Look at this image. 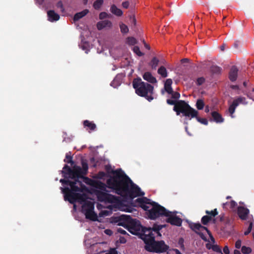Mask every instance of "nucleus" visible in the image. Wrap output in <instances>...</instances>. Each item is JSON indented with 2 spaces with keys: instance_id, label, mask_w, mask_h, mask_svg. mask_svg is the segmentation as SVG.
I'll use <instances>...</instances> for the list:
<instances>
[{
  "instance_id": "f257e3e1",
  "label": "nucleus",
  "mask_w": 254,
  "mask_h": 254,
  "mask_svg": "<svg viewBox=\"0 0 254 254\" xmlns=\"http://www.w3.org/2000/svg\"><path fill=\"white\" fill-rule=\"evenodd\" d=\"M114 176L106 181L107 185L99 181L90 179L88 184L91 186L105 191L106 188L114 190L115 192L126 199H133L134 198L143 196L144 193L134 184L126 174L118 170L113 172Z\"/></svg>"
},
{
  "instance_id": "f03ea898",
  "label": "nucleus",
  "mask_w": 254,
  "mask_h": 254,
  "mask_svg": "<svg viewBox=\"0 0 254 254\" xmlns=\"http://www.w3.org/2000/svg\"><path fill=\"white\" fill-rule=\"evenodd\" d=\"M61 182H65L70 187L71 190L69 188L63 189L64 194V198L71 203L77 201L80 203L84 202L82 206V212L84 213L86 218L92 221H96L97 216L94 212V204L90 201L87 200V196L85 194L75 193L73 191H80L82 189V183L80 181L71 182L61 180Z\"/></svg>"
},
{
  "instance_id": "7ed1b4c3",
  "label": "nucleus",
  "mask_w": 254,
  "mask_h": 254,
  "mask_svg": "<svg viewBox=\"0 0 254 254\" xmlns=\"http://www.w3.org/2000/svg\"><path fill=\"white\" fill-rule=\"evenodd\" d=\"M162 226L154 225L152 228H146L143 231L141 239L145 243V249L149 252L162 253L168 250V247L163 241L156 242L154 240L155 236H161L159 230Z\"/></svg>"
},
{
  "instance_id": "20e7f679",
  "label": "nucleus",
  "mask_w": 254,
  "mask_h": 254,
  "mask_svg": "<svg viewBox=\"0 0 254 254\" xmlns=\"http://www.w3.org/2000/svg\"><path fill=\"white\" fill-rule=\"evenodd\" d=\"M134 206H139L147 211L148 217L155 219L161 216H165L167 210L157 203L151 202L146 197L138 198L134 201Z\"/></svg>"
},
{
  "instance_id": "39448f33",
  "label": "nucleus",
  "mask_w": 254,
  "mask_h": 254,
  "mask_svg": "<svg viewBox=\"0 0 254 254\" xmlns=\"http://www.w3.org/2000/svg\"><path fill=\"white\" fill-rule=\"evenodd\" d=\"M132 86L135 89L136 94L138 96L145 98L149 101L154 99L153 86L143 82L140 78H134L133 80Z\"/></svg>"
},
{
  "instance_id": "423d86ee",
  "label": "nucleus",
  "mask_w": 254,
  "mask_h": 254,
  "mask_svg": "<svg viewBox=\"0 0 254 254\" xmlns=\"http://www.w3.org/2000/svg\"><path fill=\"white\" fill-rule=\"evenodd\" d=\"M167 102L170 105H175L174 110L176 112L178 115L182 113L186 117L194 118L198 115L197 111L191 108L184 101H179L176 103L174 100L168 99Z\"/></svg>"
},
{
  "instance_id": "0eeeda50",
  "label": "nucleus",
  "mask_w": 254,
  "mask_h": 254,
  "mask_svg": "<svg viewBox=\"0 0 254 254\" xmlns=\"http://www.w3.org/2000/svg\"><path fill=\"white\" fill-rule=\"evenodd\" d=\"M190 228L194 231L196 233L198 234L201 238L205 241H207L206 237L204 235L203 232L206 231L209 235L210 241L206 244V247L207 249H212L214 244L215 243V240L212 236L210 232L207 229V228L202 226L199 223H193L190 225Z\"/></svg>"
},
{
  "instance_id": "6e6552de",
  "label": "nucleus",
  "mask_w": 254,
  "mask_h": 254,
  "mask_svg": "<svg viewBox=\"0 0 254 254\" xmlns=\"http://www.w3.org/2000/svg\"><path fill=\"white\" fill-rule=\"evenodd\" d=\"M88 169V164L84 161L82 162V168L79 166H74L72 168L68 169V174L72 178H82L87 174Z\"/></svg>"
},
{
  "instance_id": "1a4fd4ad",
  "label": "nucleus",
  "mask_w": 254,
  "mask_h": 254,
  "mask_svg": "<svg viewBox=\"0 0 254 254\" xmlns=\"http://www.w3.org/2000/svg\"><path fill=\"white\" fill-rule=\"evenodd\" d=\"M96 194L98 200L100 201L106 203H116L119 200L118 197L101 190L97 191Z\"/></svg>"
},
{
  "instance_id": "9d476101",
  "label": "nucleus",
  "mask_w": 254,
  "mask_h": 254,
  "mask_svg": "<svg viewBox=\"0 0 254 254\" xmlns=\"http://www.w3.org/2000/svg\"><path fill=\"white\" fill-rule=\"evenodd\" d=\"M167 217L166 222L172 225L181 226L182 223L181 218L176 215V212H170L167 211L165 215Z\"/></svg>"
},
{
  "instance_id": "9b49d317",
  "label": "nucleus",
  "mask_w": 254,
  "mask_h": 254,
  "mask_svg": "<svg viewBox=\"0 0 254 254\" xmlns=\"http://www.w3.org/2000/svg\"><path fill=\"white\" fill-rule=\"evenodd\" d=\"M245 100L244 97H239L235 99L229 107V113L232 118H234L233 114L235 112L236 107L239 104L243 103Z\"/></svg>"
},
{
  "instance_id": "f8f14e48",
  "label": "nucleus",
  "mask_w": 254,
  "mask_h": 254,
  "mask_svg": "<svg viewBox=\"0 0 254 254\" xmlns=\"http://www.w3.org/2000/svg\"><path fill=\"white\" fill-rule=\"evenodd\" d=\"M249 213V210L244 207H238V215L242 220H246Z\"/></svg>"
},
{
  "instance_id": "ddd939ff",
  "label": "nucleus",
  "mask_w": 254,
  "mask_h": 254,
  "mask_svg": "<svg viewBox=\"0 0 254 254\" xmlns=\"http://www.w3.org/2000/svg\"><path fill=\"white\" fill-rule=\"evenodd\" d=\"M83 124L84 127L89 132L95 130L96 128V126L93 122L89 121L88 120H85L83 121Z\"/></svg>"
},
{
  "instance_id": "4468645a",
  "label": "nucleus",
  "mask_w": 254,
  "mask_h": 254,
  "mask_svg": "<svg viewBox=\"0 0 254 254\" xmlns=\"http://www.w3.org/2000/svg\"><path fill=\"white\" fill-rule=\"evenodd\" d=\"M112 22L108 20L98 22L97 24V28L100 30L104 28H111L112 27Z\"/></svg>"
},
{
  "instance_id": "2eb2a0df",
  "label": "nucleus",
  "mask_w": 254,
  "mask_h": 254,
  "mask_svg": "<svg viewBox=\"0 0 254 254\" xmlns=\"http://www.w3.org/2000/svg\"><path fill=\"white\" fill-rule=\"evenodd\" d=\"M238 71V70L236 67H232L230 69L229 76V79L231 81H234L237 79Z\"/></svg>"
},
{
  "instance_id": "dca6fc26",
  "label": "nucleus",
  "mask_w": 254,
  "mask_h": 254,
  "mask_svg": "<svg viewBox=\"0 0 254 254\" xmlns=\"http://www.w3.org/2000/svg\"><path fill=\"white\" fill-rule=\"evenodd\" d=\"M47 14L48 16L49 20L51 22L58 20L60 18L59 15L56 13L54 10L48 11Z\"/></svg>"
},
{
  "instance_id": "f3484780",
  "label": "nucleus",
  "mask_w": 254,
  "mask_h": 254,
  "mask_svg": "<svg viewBox=\"0 0 254 254\" xmlns=\"http://www.w3.org/2000/svg\"><path fill=\"white\" fill-rule=\"evenodd\" d=\"M143 78L144 80L152 83H156L157 81L156 78L149 72H145L143 75Z\"/></svg>"
},
{
  "instance_id": "a211bd4d",
  "label": "nucleus",
  "mask_w": 254,
  "mask_h": 254,
  "mask_svg": "<svg viewBox=\"0 0 254 254\" xmlns=\"http://www.w3.org/2000/svg\"><path fill=\"white\" fill-rule=\"evenodd\" d=\"M172 84V80L171 79H167L166 80L164 85V89L165 91L168 93L171 94L172 93V88L171 87V85Z\"/></svg>"
},
{
  "instance_id": "6ab92c4d",
  "label": "nucleus",
  "mask_w": 254,
  "mask_h": 254,
  "mask_svg": "<svg viewBox=\"0 0 254 254\" xmlns=\"http://www.w3.org/2000/svg\"><path fill=\"white\" fill-rule=\"evenodd\" d=\"M111 12L118 16H121L123 14V11L121 9L118 8L115 5L113 4L110 8Z\"/></svg>"
},
{
  "instance_id": "aec40b11",
  "label": "nucleus",
  "mask_w": 254,
  "mask_h": 254,
  "mask_svg": "<svg viewBox=\"0 0 254 254\" xmlns=\"http://www.w3.org/2000/svg\"><path fill=\"white\" fill-rule=\"evenodd\" d=\"M212 117L217 123H222L223 122L224 119L222 118L221 115L216 112H213L211 113Z\"/></svg>"
},
{
  "instance_id": "412c9836",
  "label": "nucleus",
  "mask_w": 254,
  "mask_h": 254,
  "mask_svg": "<svg viewBox=\"0 0 254 254\" xmlns=\"http://www.w3.org/2000/svg\"><path fill=\"white\" fill-rule=\"evenodd\" d=\"M89 12L88 9H84L83 11L76 13L74 16V20L77 21L86 15Z\"/></svg>"
},
{
  "instance_id": "4be33fe9",
  "label": "nucleus",
  "mask_w": 254,
  "mask_h": 254,
  "mask_svg": "<svg viewBox=\"0 0 254 254\" xmlns=\"http://www.w3.org/2000/svg\"><path fill=\"white\" fill-rule=\"evenodd\" d=\"M224 206L226 208H230L231 209H234L236 208L237 204L234 200H231L230 202H227L223 204Z\"/></svg>"
},
{
  "instance_id": "5701e85b",
  "label": "nucleus",
  "mask_w": 254,
  "mask_h": 254,
  "mask_svg": "<svg viewBox=\"0 0 254 254\" xmlns=\"http://www.w3.org/2000/svg\"><path fill=\"white\" fill-rule=\"evenodd\" d=\"M158 73L163 77H166L168 75L166 68L163 66H161L158 70Z\"/></svg>"
},
{
  "instance_id": "b1692460",
  "label": "nucleus",
  "mask_w": 254,
  "mask_h": 254,
  "mask_svg": "<svg viewBox=\"0 0 254 254\" xmlns=\"http://www.w3.org/2000/svg\"><path fill=\"white\" fill-rule=\"evenodd\" d=\"M103 3V0H96L93 3L95 9H99Z\"/></svg>"
},
{
  "instance_id": "393cba45",
  "label": "nucleus",
  "mask_w": 254,
  "mask_h": 254,
  "mask_svg": "<svg viewBox=\"0 0 254 254\" xmlns=\"http://www.w3.org/2000/svg\"><path fill=\"white\" fill-rule=\"evenodd\" d=\"M159 63V60L155 57L153 58L150 63V65L152 69H155Z\"/></svg>"
},
{
  "instance_id": "a878e982",
  "label": "nucleus",
  "mask_w": 254,
  "mask_h": 254,
  "mask_svg": "<svg viewBox=\"0 0 254 254\" xmlns=\"http://www.w3.org/2000/svg\"><path fill=\"white\" fill-rule=\"evenodd\" d=\"M211 220L212 217L211 216L205 215L201 218V222L203 225H206Z\"/></svg>"
},
{
  "instance_id": "bb28decb",
  "label": "nucleus",
  "mask_w": 254,
  "mask_h": 254,
  "mask_svg": "<svg viewBox=\"0 0 254 254\" xmlns=\"http://www.w3.org/2000/svg\"><path fill=\"white\" fill-rule=\"evenodd\" d=\"M196 106L198 110H202L204 106V103L202 100L198 99L197 100L196 104Z\"/></svg>"
},
{
  "instance_id": "cd10ccee",
  "label": "nucleus",
  "mask_w": 254,
  "mask_h": 254,
  "mask_svg": "<svg viewBox=\"0 0 254 254\" xmlns=\"http://www.w3.org/2000/svg\"><path fill=\"white\" fill-rule=\"evenodd\" d=\"M206 213L207 214V216H211L212 217V219L218 214V212L216 209H214L213 210L206 211Z\"/></svg>"
},
{
  "instance_id": "c85d7f7f",
  "label": "nucleus",
  "mask_w": 254,
  "mask_h": 254,
  "mask_svg": "<svg viewBox=\"0 0 254 254\" xmlns=\"http://www.w3.org/2000/svg\"><path fill=\"white\" fill-rule=\"evenodd\" d=\"M106 173L104 172H99L96 174L93 178L98 179H103L106 176Z\"/></svg>"
},
{
  "instance_id": "c756f323",
  "label": "nucleus",
  "mask_w": 254,
  "mask_h": 254,
  "mask_svg": "<svg viewBox=\"0 0 254 254\" xmlns=\"http://www.w3.org/2000/svg\"><path fill=\"white\" fill-rule=\"evenodd\" d=\"M241 251L244 254H249L252 252V249L250 247L243 246Z\"/></svg>"
},
{
  "instance_id": "7c9ffc66",
  "label": "nucleus",
  "mask_w": 254,
  "mask_h": 254,
  "mask_svg": "<svg viewBox=\"0 0 254 254\" xmlns=\"http://www.w3.org/2000/svg\"><path fill=\"white\" fill-rule=\"evenodd\" d=\"M120 28L122 33H127L128 31L127 26L123 23L120 24Z\"/></svg>"
},
{
  "instance_id": "2f4dec72",
  "label": "nucleus",
  "mask_w": 254,
  "mask_h": 254,
  "mask_svg": "<svg viewBox=\"0 0 254 254\" xmlns=\"http://www.w3.org/2000/svg\"><path fill=\"white\" fill-rule=\"evenodd\" d=\"M136 39L133 37H128L127 39V43L130 45H133L136 44Z\"/></svg>"
},
{
  "instance_id": "473e14b6",
  "label": "nucleus",
  "mask_w": 254,
  "mask_h": 254,
  "mask_svg": "<svg viewBox=\"0 0 254 254\" xmlns=\"http://www.w3.org/2000/svg\"><path fill=\"white\" fill-rule=\"evenodd\" d=\"M133 52L138 56H141L143 55V54L140 52L138 47L135 46L133 48Z\"/></svg>"
},
{
  "instance_id": "72a5a7b5",
  "label": "nucleus",
  "mask_w": 254,
  "mask_h": 254,
  "mask_svg": "<svg viewBox=\"0 0 254 254\" xmlns=\"http://www.w3.org/2000/svg\"><path fill=\"white\" fill-rule=\"evenodd\" d=\"M112 213L111 210H102L99 214L100 216H108Z\"/></svg>"
},
{
  "instance_id": "f704fd0d",
  "label": "nucleus",
  "mask_w": 254,
  "mask_h": 254,
  "mask_svg": "<svg viewBox=\"0 0 254 254\" xmlns=\"http://www.w3.org/2000/svg\"><path fill=\"white\" fill-rule=\"evenodd\" d=\"M197 116V115H196ZM196 118L197 120L200 123L204 124V125H207L208 123L207 120L205 118H200L199 117H197V116L195 117Z\"/></svg>"
},
{
  "instance_id": "c9c22d12",
  "label": "nucleus",
  "mask_w": 254,
  "mask_h": 254,
  "mask_svg": "<svg viewBox=\"0 0 254 254\" xmlns=\"http://www.w3.org/2000/svg\"><path fill=\"white\" fill-rule=\"evenodd\" d=\"M212 249L216 252L220 253L222 254L220 248L216 245H214Z\"/></svg>"
},
{
  "instance_id": "e433bc0d",
  "label": "nucleus",
  "mask_w": 254,
  "mask_h": 254,
  "mask_svg": "<svg viewBox=\"0 0 254 254\" xmlns=\"http://www.w3.org/2000/svg\"><path fill=\"white\" fill-rule=\"evenodd\" d=\"M170 94L172 95V97L175 99L179 98L180 96V94L178 92H173V91H172V93H171Z\"/></svg>"
},
{
  "instance_id": "4c0bfd02",
  "label": "nucleus",
  "mask_w": 254,
  "mask_h": 254,
  "mask_svg": "<svg viewBox=\"0 0 254 254\" xmlns=\"http://www.w3.org/2000/svg\"><path fill=\"white\" fill-rule=\"evenodd\" d=\"M108 16V14L105 12H101L99 14V18L100 19H103L107 17Z\"/></svg>"
},
{
  "instance_id": "58836bf2",
  "label": "nucleus",
  "mask_w": 254,
  "mask_h": 254,
  "mask_svg": "<svg viewBox=\"0 0 254 254\" xmlns=\"http://www.w3.org/2000/svg\"><path fill=\"white\" fill-rule=\"evenodd\" d=\"M252 225H253L252 223H251L250 224V225H249L247 230L246 231H245V233H244V234L245 235H247L248 234H249L251 232V231L252 230Z\"/></svg>"
},
{
  "instance_id": "ea45409f",
  "label": "nucleus",
  "mask_w": 254,
  "mask_h": 254,
  "mask_svg": "<svg viewBox=\"0 0 254 254\" xmlns=\"http://www.w3.org/2000/svg\"><path fill=\"white\" fill-rule=\"evenodd\" d=\"M204 81H205V79L204 78L200 77V78H199L197 79L196 82H197V85H200L203 83H204Z\"/></svg>"
},
{
  "instance_id": "a19ab883",
  "label": "nucleus",
  "mask_w": 254,
  "mask_h": 254,
  "mask_svg": "<svg viewBox=\"0 0 254 254\" xmlns=\"http://www.w3.org/2000/svg\"><path fill=\"white\" fill-rule=\"evenodd\" d=\"M242 242L240 240H238L235 243V247L237 249H240L241 247Z\"/></svg>"
},
{
  "instance_id": "79ce46f5",
  "label": "nucleus",
  "mask_w": 254,
  "mask_h": 254,
  "mask_svg": "<svg viewBox=\"0 0 254 254\" xmlns=\"http://www.w3.org/2000/svg\"><path fill=\"white\" fill-rule=\"evenodd\" d=\"M105 254H117V252L116 251L115 249H111L108 253H106Z\"/></svg>"
},
{
  "instance_id": "37998d69",
  "label": "nucleus",
  "mask_w": 254,
  "mask_h": 254,
  "mask_svg": "<svg viewBox=\"0 0 254 254\" xmlns=\"http://www.w3.org/2000/svg\"><path fill=\"white\" fill-rule=\"evenodd\" d=\"M223 252L225 254H229L230 252H229V249L228 247L227 246H226L224 247V249H223Z\"/></svg>"
},
{
  "instance_id": "c03bdc74",
  "label": "nucleus",
  "mask_w": 254,
  "mask_h": 254,
  "mask_svg": "<svg viewBox=\"0 0 254 254\" xmlns=\"http://www.w3.org/2000/svg\"><path fill=\"white\" fill-rule=\"evenodd\" d=\"M118 232L122 234H127L126 231L121 228L118 229Z\"/></svg>"
},
{
  "instance_id": "a18cd8bd",
  "label": "nucleus",
  "mask_w": 254,
  "mask_h": 254,
  "mask_svg": "<svg viewBox=\"0 0 254 254\" xmlns=\"http://www.w3.org/2000/svg\"><path fill=\"white\" fill-rule=\"evenodd\" d=\"M57 7H60L61 8V9H63V2L61 1H59L57 4Z\"/></svg>"
},
{
  "instance_id": "49530a36",
  "label": "nucleus",
  "mask_w": 254,
  "mask_h": 254,
  "mask_svg": "<svg viewBox=\"0 0 254 254\" xmlns=\"http://www.w3.org/2000/svg\"><path fill=\"white\" fill-rule=\"evenodd\" d=\"M122 5L124 8H127L129 6V3L127 1L123 2Z\"/></svg>"
},
{
  "instance_id": "de8ad7c7",
  "label": "nucleus",
  "mask_w": 254,
  "mask_h": 254,
  "mask_svg": "<svg viewBox=\"0 0 254 254\" xmlns=\"http://www.w3.org/2000/svg\"><path fill=\"white\" fill-rule=\"evenodd\" d=\"M105 233L106 234H107V235H111V234H112V232L111 230H108V229L105 230Z\"/></svg>"
},
{
  "instance_id": "09e8293b",
  "label": "nucleus",
  "mask_w": 254,
  "mask_h": 254,
  "mask_svg": "<svg viewBox=\"0 0 254 254\" xmlns=\"http://www.w3.org/2000/svg\"><path fill=\"white\" fill-rule=\"evenodd\" d=\"M144 47L148 50H149L150 49V47L146 43H144Z\"/></svg>"
},
{
  "instance_id": "8fccbe9b",
  "label": "nucleus",
  "mask_w": 254,
  "mask_h": 254,
  "mask_svg": "<svg viewBox=\"0 0 254 254\" xmlns=\"http://www.w3.org/2000/svg\"><path fill=\"white\" fill-rule=\"evenodd\" d=\"M234 254H241L240 251L239 250H235L234 252Z\"/></svg>"
},
{
  "instance_id": "3c124183",
  "label": "nucleus",
  "mask_w": 254,
  "mask_h": 254,
  "mask_svg": "<svg viewBox=\"0 0 254 254\" xmlns=\"http://www.w3.org/2000/svg\"><path fill=\"white\" fill-rule=\"evenodd\" d=\"M189 60L188 59H184L181 60L182 63H186L188 62Z\"/></svg>"
},
{
  "instance_id": "603ef678",
  "label": "nucleus",
  "mask_w": 254,
  "mask_h": 254,
  "mask_svg": "<svg viewBox=\"0 0 254 254\" xmlns=\"http://www.w3.org/2000/svg\"><path fill=\"white\" fill-rule=\"evenodd\" d=\"M225 44H223V45H222L221 47H220V49L221 50V51H223L225 49Z\"/></svg>"
},
{
  "instance_id": "864d4df0",
  "label": "nucleus",
  "mask_w": 254,
  "mask_h": 254,
  "mask_svg": "<svg viewBox=\"0 0 254 254\" xmlns=\"http://www.w3.org/2000/svg\"><path fill=\"white\" fill-rule=\"evenodd\" d=\"M120 242L122 243H125L126 242V240L124 238H121L120 239Z\"/></svg>"
},
{
  "instance_id": "5fc2aeb1",
  "label": "nucleus",
  "mask_w": 254,
  "mask_h": 254,
  "mask_svg": "<svg viewBox=\"0 0 254 254\" xmlns=\"http://www.w3.org/2000/svg\"><path fill=\"white\" fill-rule=\"evenodd\" d=\"M231 88H232L233 89H238V86L237 85H233V86H231Z\"/></svg>"
},
{
  "instance_id": "6e6d98bb",
  "label": "nucleus",
  "mask_w": 254,
  "mask_h": 254,
  "mask_svg": "<svg viewBox=\"0 0 254 254\" xmlns=\"http://www.w3.org/2000/svg\"><path fill=\"white\" fill-rule=\"evenodd\" d=\"M175 252H176V254H181V252H180L179 250H175Z\"/></svg>"
},
{
  "instance_id": "4d7b16f0",
  "label": "nucleus",
  "mask_w": 254,
  "mask_h": 254,
  "mask_svg": "<svg viewBox=\"0 0 254 254\" xmlns=\"http://www.w3.org/2000/svg\"><path fill=\"white\" fill-rule=\"evenodd\" d=\"M129 232L132 234H135V233L133 231V229L132 228H130L129 230Z\"/></svg>"
},
{
  "instance_id": "13d9d810",
  "label": "nucleus",
  "mask_w": 254,
  "mask_h": 254,
  "mask_svg": "<svg viewBox=\"0 0 254 254\" xmlns=\"http://www.w3.org/2000/svg\"><path fill=\"white\" fill-rule=\"evenodd\" d=\"M205 112H209V109H208V107H206V108H205Z\"/></svg>"
},
{
  "instance_id": "bf43d9fd",
  "label": "nucleus",
  "mask_w": 254,
  "mask_h": 254,
  "mask_svg": "<svg viewBox=\"0 0 254 254\" xmlns=\"http://www.w3.org/2000/svg\"><path fill=\"white\" fill-rule=\"evenodd\" d=\"M132 20H133V22L135 23V19L134 17H133Z\"/></svg>"
},
{
  "instance_id": "052dcab7",
  "label": "nucleus",
  "mask_w": 254,
  "mask_h": 254,
  "mask_svg": "<svg viewBox=\"0 0 254 254\" xmlns=\"http://www.w3.org/2000/svg\"><path fill=\"white\" fill-rule=\"evenodd\" d=\"M87 0H84V4H86Z\"/></svg>"
},
{
  "instance_id": "680f3d73",
  "label": "nucleus",
  "mask_w": 254,
  "mask_h": 254,
  "mask_svg": "<svg viewBox=\"0 0 254 254\" xmlns=\"http://www.w3.org/2000/svg\"><path fill=\"white\" fill-rule=\"evenodd\" d=\"M230 197H231V196H227V199H229V198H230Z\"/></svg>"
},
{
  "instance_id": "e2e57ef3",
  "label": "nucleus",
  "mask_w": 254,
  "mask_h": 254,
  "mask_svg": "<svg viewBox=\"0 0 254 254\" xmlns=\"http://www.w3.org/2000/svg\"><path fill=\"white\" fill-rule=\"evenodd\" d=\"M119 224L123 225L122 223H119Z\"/></svg>"
},
{
  "instance_id": "0e129e2a",
  "label": "nucleus",
  "mask_w": 254,
  "mask_h": 254,
  "mask_svg": "<svg viewBox=\"0 0 254 254\" xmlns=\"http://www.w3.org/2000/svg\"><path fill=\"white\" fill-rule=\"evenodd\" d=\"M253 91H254V88L253 89Z\"/></svg>"
}]
</instances>
